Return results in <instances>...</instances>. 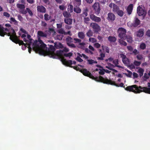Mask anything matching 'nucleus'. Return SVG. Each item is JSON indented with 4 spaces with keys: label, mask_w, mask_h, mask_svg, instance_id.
<instances>
[{
    "label": "nucleus",
    "mask_w": 150,
    "mask_h": 150,
    "mask_svg": "<svg viewBox=\"0 0 150 150\" xmlns=\"http://www.w3.org/2000/svg\"><path fill=\"white\" fill-rule=\"evenodd\" d=\"M20 12L22 14H26L27 13V10H25L24 9H22L21 10H20Z\"/></svg>",
    "instance_id": "47"
},
{
    "label": "nucleus",
    "mask_w": 150,
    "mask_h": 150,
    "mask_svg": "<svg viewBox=\"0 0 150 150\" xmlns=\"http://www.w3.org/2000/svg\"><path fill=\"white\" fill-rule=\"evenodd\" d=\"M90 18L95 22L98 23L101 21V18L95 16L93 14H91L90 15Z\"/></svg>",
    "instance_id": "13"
},
{
    "label": "nucleus",
    "mask_w": 150,
    "mask_h": 150,
    "mask_svg": "<svg viewBox=\"0 0 150 150\" xmlns=\"http://www.w3.org/2000/svg\"><path fill=\"white\" fill-rule=\"evenodd\" d=\"M58 33L60 34H64V35L65 32L64 30V29L62 28H61L58 30L57 31Z\"/></svg>",
    "instance_id": "43"
},
{
    "label": "nucleus",
    "mask_w": 150,
    "mask_h": 150,
    "mask_svg": "<svg viewBox=\"0 0 150 150\" xmlns=\"http://www.w3.org/2000/svg\"><path fill=\"white\" fill-rule=\"evenodd\" d=\"M146 35L148 37H150V29L146 31Z\"/></svg>",
    "instance_id": "61"
},
{
    "label": "nucleus",
    "mask_w": 150,
    "mask_h": 150,
    "mask_svg": "<svg viewBox=\"0 0 150 150\" xmlns=\"http://www.w3.org/2000/svg\"><path fill=\"white\" fill-rule=\"evenodd\" d=\"M27 38L29 39V43H28V52L30 53H31L32 48L30 47L31 44L33 40L30 38L31 36L29 34H27Z\"/></svg>",
    "instance_id": "12"
},
{
    "label": "nucleus",
    "mask_w": 150,
    "mask_h": 150,
    "mask_svg": "<svg viewBox=\"0 0 150 150\" xmlns=\"http://www.w3.org/2000/svg\"><path fill=\"white\" fill-rule=\"evenodd\" d=\"M37 9L38 12L45 13L46 12V9L45 8L42 6H38L37 7Z\"/></svg>",
    "instance_id": "14"
},
{
    "label": "nucleus",
    "mask_w": 150,
    "mask_h": 150,
    "mask_svg": "<svg viewBox=\"0 0 150 150\" xmlns=\"http://www.w3.org/2000/svg\"><path fill=\"white\" fill-rule=\"evenodd\" d=\"M117 14L120 16L122 17L124 14V12L120 10H119L117 12H116Z\"/></svg>",
    "instance_id": "40"
},
{
    "label": "nucleus",
    "mask_w": 150,
    "mask_h": 150,
    "mask_svg": "<svg viewBox=\"0 0 150 150\" xmlns=\"http://www.w3.org/2000/svg\"><path fill=\"white\" fill-rule=\"evenodd\" d=\"M74 40L75 41L74 42L75 43H79L81 42V40L79 39L74 38Z\"/></svg>",
    "instance_id": "49"
},
{
    "label": "nucleus",
    "mask_w": 150,
    "mask_h": 150,
    "mask_svg": "<svg viewBox=\"0 0 150 150\" xmlns=\"http://www.w3.org/2000/svg\"><path fill=\"white\" fill-rule=\"evenodd\" d=\"M108 40L110 42H115L117 40L116 38L114 36H109L108 38Z\"/></svg>",
    "instance_id": "23"
},
{
    "label": "nucleus",
    "mask_w": 150,
    "mask_h": 150,
    "mask_svg": "<svg viewBox=\"0 0 150 150\" xmlns=\"http://www.w3.org/2000/svg\"><path fill=\"white\" fill-rule=\"evenodd\" d=\"M6 35L10 36L11 34L10 32L7 33L4 31V28L1 25H0V35L2 37H4Z\"/></svg>",
    "instance_id": "11"
},
{
    "label": "nucleus",
    "mask_w": 150,
    "mask_h": 150,
    "mask_svg": "<svg viewBox=\"0 0 150 150\" xmlns=\"http://www.w3.org/2000/svg\"><path fill=\"white\" fill-rule=\"evenodd\" d=\"M132 52L135 55H136L137 54H138L139 52L136 49H134L133 51Z\"/></svg>",
    "instance_id": "64"
},
{
    "label": "nucleus",
    "mask_w": 150,
    "mask_h": 150,
    "mask_svg": "<svg viewBox=\"0 0 150 150\" xmlns=\"http://www.w3.org/2000/svg\"><path fill=\"white\" fill-rule=\"evenodd\" d=\"M69 67L73 68L77 71H79L85 76L89 77L90 78L94 80L95 81L103 83V77L100 76L98 77L96 76L94 77L90 72L88 71L86 69H80L77 66H69Z\"/></svg>",
    "instance_id": "1"
},
{
    "label": "nucleus",
    "mask_w": 150,
    "mask_h": 150,
    "mask_svg": "<svg viewBox=\"0 0 150 150\" xmlns=\"http://www.w3.org/2000/svg\"><path fill=\"white\" fill-rule=\"evenodd\" d=\"M11 30L12 31V33H11V35L9 37L10 40L16 44H18L20 46L21 44H24L23 41L19 40L15 30L12 28Z\"/></svg>",
    "instance_id": "4"
},
{
    "label": "nucleus",
    "mask_w": 150,
    "mask_h": 150,
    "mask_svg": "<svg viewBox=\"0 0 150 150\" xmlns=\"http://www.w3.org/2000/svg\"><path fill=\"white\" fill-rule=\"evenodd\" d=\"M87 61L88 62V64H92L93 63V60L87 59Z\"/></svg>",
    "instance_id": "62"
},
{
    "label": "nucleus",
    "mask_w": 150,
    "mask_h": 150,
    "mask_svg": "<svg viewBox=\"0 0 150 150\" xmlns=\"http://www.w3.org/2000/svg\"><path fill=\"white\" fill-rule=\"evenodd\" d=\"M141 64V62H140L137 61L136 60H134V65L136 66H139Z\"/></svg>",
    "instance_id": "45"
},
{
    "label": "nucleus",
    "mask_w": 150,
    "mask_h": 150,
    "mask_svg": "<svg viewBox=\"0 0 150 150\" xmlns=\"http://www.w3.org/2000/svg\"><path fill=\"white\" fill-rule=\"evenodd\" d=\"M78 35V37L80 39H83L84 38L85 35L83 32H79Z\"/></svg>",
    "instance_id": "25"
},
{
    "label": "nucleus",
    "mask_w": 150,
    "mask_h": 150,
    "mask_svg": "<svg viewBox=\"0 0 150 150\" xmlns=\"http://www.w3.org/2000/svg\"><path fill=\"white\" fill-rule=\"evenodd\" d=\"M93 32L91 30H89L86 33V36L90 37L93 36Z\"/></svg>",
    "instance_id": "34"
},
{
    "label": "nucleus",
    "mask_w": 150,
    "mask_h": 150,
    "mask_svg": "<svg viewBox=\"0 0 150 150\" xmlns=\"http://www.w3.org/2000/svg\"><path fill=\"white\" fill-rule=\"evenodd\" d=\"M3 15L7 18H9L10 16V14L7 12H4Z\"/></svg>",
    "instance_id": "55"
},
{
    "label": "nucleus",
    "mask_w": 150,
    "mask_h": 150,
    "mask_svg": "<svg viewBox=\"0 0 150 150\" xmlns=\"http://www.w3.org/2000/svg\"><path fill=\"white\" fill-rule=\"evenodd\" d=\"M44 19L46 21H48L50 20L51 17L50 16L47 14H45L44 16Z\"/></svg>",
    "instance_id": "41"
},
{
    "label": "nucleus",
    "mask_w": 150,
    "mask_h": 150,
    "mask_svg": "<svg viewBox=\"0 0 150 150\" xmlns=\"http://www.w3.org/2000/svg\"><path fill=\"white\" fill-rule=\"evenodd\" d=\"M26 10H27V12L28 13L29 15L31 16H32L33 15V13L30 10L29 8H26Z\"/></svg>",
    "instance_id": "50"
},
{
    "label": "nucleus",
    "mask_w": 150,
    "mask_h": 150,
    "mask_svg": "<svg viewBox=\"0 0 150 150\" xmlns=\"http://www.w3.org/2000/svg\"><path fill=\"white\" fill-rule=\"evenodd\" d=\"M90 26L92 28L95 33H98L100 30V26L96 23H91Z\"/></svg>",
    "instance_id": "7"
},
{
    "label": "nucleus",
    "mask_w": 150,
    "mask_h": 150,
    "mask_svg": "<svg viewBox=\"0 0 150 150\" xmlns=\"http://www.w3.org/2000/svg\"><path fill=\"white\" fill-rule=\"evenodd\" d=\"M23 45L24 47H23L22 46V49L23 50H25L26 49V47H27V46H28V43H24V44H21V45Z\"/></svg>",
    "instance_id": "52"
},
{
    "label": "nucleus",
    "mask_w": 150,
    "mask_h": 150,
    "mask_svg": "<svg viewBox=\"0 0 150 150\" xmlns=\"http://www.w3.org/2000/svg\"><path fill=\"white\" fill-rule=\"evenodd\" d=\"M67 45L71 48H75L76 46L73 43H67Z\"/></svg>",
    "instance_id": "51"
},
{
    "label": "nucleus",
    "mask_w": 150,
    "mask_h": 150,
    "mask_svg": "<svg viewBox=\"0 0 150 150\" xmlns=\"http://www.w3.org/2000/svg\"><path fill=\"white\" fill-rule=\"evenodd\" d=\"M37 34L38 37H46L47 36V34L41 31H38Z\"/></svg>",
    "instance_id": "21"
},
{
    "label": "nucleus",
    "mask_w": 150,
    "mask_h": 150,
    "mask_svg": "<svg viewBox=\"0 0 150 150\" xmlns=\"http://www.w3.org/2000/svg\"><path fill=\"white\" fill-rule=\"evenodd\" d=\"M16 6L18 8L20 9V10L24 9L25 8V5L23 4H17L16 5Z\"/></svg>",
    "instance_id": "31"
},
{
    "label": "nucleus",
    "mask_w": 150,
    "mask_h": 150,
    "mask_svg": "<svg viewBox=\"0 0 150 150\" xmlns=\"http://www.w3.org/2000/svg\"><path fill=\"white\" fill-rule=\"evenodd\" d=\"M144 70L142 68H140L138 70V72L139 73V75L140 76H143Z\"/></svg>",
    "instance_id": "37"
},
{
    "label": "nucleus",
    "mask_w": 150,
    "mask_h": 150,
    "mask_svg": "<svg viewBox=\"0 0 150 150\" xmlns=\"http://www.w3.org/2000/svg\"><path fill=\"white\" fill-rule=\"evenodd\" d=\"M76 60L79 62H82L83 61V59H81L79 56H77L76 58Z\"/></svg>",
    "instance_id": "60"
},
{
    "label": "nucleus",
    "mask_w": 150,
    "mask_h": 150,
    "mask_svg": "<svg viewBox=\"0 0 150 150\" xmlns=\"http://www.w3.org/2000/svg\"><path fill=\"white\" fill-rule=\"evenodd\" d=\"M77 54L80 57H83L85 59H87L88 58V57L85 54H81L79 53H77Z\"/></svg>",
    "instance_id": "44"
},
{
    "label": "nucleus",
    "mask_w": 150,
    "mask_h": 150,
    "mask_svg": "<svg viewBox=\"0 0 150 150\" xmlns=\"http://www.w3.org/2000/svg\"><path fill=\"white\" fill-rule=\"evenodd\" d=\"M104 83L115 85L117 87L120 86L121 87H123L124 85V83H121L119 85H117L116 84L115 82L112 81L111 80H108L107 79H105L104 78Z\"/></svg>",
    "instance_id": "6"
},
{
    "label": "nucleus",
    "mask_w": 150,
    "mask_h": 150,
    "mask_svg": "<svg viewBox=\"0 0 150 150\" xmlns=\"http://www.w3.org/2000/svg\"><path fill=\"white\" fill-rule=\"evenodd\" d=\"M133 8V5L132 4H130L127 7V11L128 15H130L132 13Z\"/></svg>",
    "instance_id": "19"
},
{
    "label": "nucleus",
    "mask_w": 150,
    "mask_h": 150,
    "mask_svg": "<svg viewBox=\"0 0 150 150\" xmlns=\"http://www.w3.org/2000/svg\"><path fill=\"white\" fill-rule=\"evenodd\" d=\"M61 61L64 65L69 67L71 66V65H72L73 64H75L76 63V62L75 61L73 62L71 60H67L64 58H62Z\"/></svg>",
    "instance_id": "8"
},
{
    "label": "nucleus",
    "mask_w": 150,
    "mask_h": 150,
    "mask_svg": "<svg viewBox=\"0 0 150 150\" xmlns=\"http://www.w3.org/2000/svg\"><path fill=\"white\" fill-rule=\"evenodd\" d=\"M108 66L105 67L106 68L108 69L112 70L113 72H117V71L113 69V68H114L115 66L113 65L112 64L110 63H108Z\"/></svg>",
    "instance_id": "17"
},
{
    "label": "nucleus",
    "mask_w": 150,
    "mask_h": 150,
    "mask_svg": "<svg viewBox=\"0 0 150 150\" xmlns=\"http://www.w3.org/2000/svg\"><path fill=\"white\" fill-rule=\"evenodd\" d=\"M120 57H121L122 59V60L125 59H126V58H127V57L125 55V54H120Z\"/></svg>",
    "instance_id": "57"
},
{
    "label": "nucleus",
    "mask_w": 150,
    "mask_h": 150,
    "mask_svg": "<svg viewBox=\"0 0 150 150\" xmlns=\"http://www.w3.org/2000/svg\"><path fill=\"white\" fill-rule=\"evenodd\" d=\"M84 22L85 23L88 24L89 23L90 19L88 17H84L83 18Z\"/></svg>",
    "instance_id": "38"
},
{
    "label": "nucleus",
    "mask_w": 150,
    "mask_h": 150,
    "mask_svg": "<svg viewBox=\"0 0 150 150\" xmlns=\"http://www.w3.org/2000/svg\"><path fill=\"white\" fill-rule=\"evenodd\" d=\"M90 42H96V39L93 38H90L89 39Z\"/></svg>",
    "instance_id": "53"
},
{
    "label": "nucleus",
    "mask_w": 150,
    "mask_h": 150,
    "mask_svg": "<svg viewBox=\"0 0 150 150\" xmlns=\"http://www.w3.org/2000/svg\"><path fill=\"white\" fill-rule=\"evenodd\" d=\"M10 23H13L15 25H17L18 24V21H16L15 19L13 18V17H11L10 19Z\"/></svg>",
    "instance_id": "29"
},
{
    "label": "nucleus",
    "mask_w": 150,
    "mask_h": 150,
    "mask_svg": "<svg viewBox=\"0 0 150 150\" xmlns=\"http://www.w3.org/2000/svg\"><path fill=\"white\" fill-rule=\"evenodd\" d=\"M73 20L70 18H65L64 19V23L68 25H71L72 23Z\"/></svg>",
    "instance_id": "20"
},
{
    "label": "nucleus",
    "mask_w": 150,
    "mask_h": 150,
    "mask_svg": "<svg viewBox=\"0 0 150 150\" xmlns=\"http://www.w3.org/2000/svg\"><path fill=\"white\" fill-rule=\"evenodd\" d=\"M112 63L113 64L115 65V66L119 68H122V67L118 65V60L117 59H115L113 61Z\"/></svg>",
    "instance_id": "28"
},
{
    "label": "nucleus",
    "mask_w": 150,
    "mask_h": 150,
    "mask_svg": "<svg viewBox=\"0 0 150 150\" xmlns=\"http://www.w3.org/2000/svg\"><path fill=\"white\" fill-rule=\"evenodd\" d=\"M96 67H99L100 68L99 69L100 71L98 72L99 74L101 75H103V67H101L100 65H96Z\"/></svg>",
    "instance_id": "26"
},
{
    "label": "nucleus",
    "mask_w": 150,
    "mask_h": 150,
    "mask_svg": "<svg viewBox=\"0 0 150 150\" xmlns=\"http://www.w3.org/2000/svg\"><path fill=\"white\" fill-rule=\"evenodd\" d=\"M137 13L139 16H144L146 15V12L144 9L139 6L137 8Z\"/></svg>",
    "instance_id": "10"
},
{
    "label": "nucleus",
    "mask_w": 150,
    "mask_h": 150,
    "mask_svg": "<svg viewBox=\"0 0 150 150\" xmlns=\"http://www.w3.org/2000/svg\"><path fill=\"white\" fill-rule=\"evenodd\" d=\"M119 10V7L116 5L113 4L112 11L116 13Z\"/></svg>",
    "instance_id": "24"
},
{
    "label": "nucleus",
    "mask_w": 150,
    "mask_h": 150,
    "mask_svg": "<svg viewBox=\"0 0 150 150\" xmlns=\"http://www.w3.org/2000/svg\"><path fill=\"white\" fill-rule=\"evenodd\" d=\"M75 1L78 6H79L81 4V0H75Z\"/></svg>",
    "instance_id": "63"
},
{
    "label": "nucleus",
    "mask_w": 150,
    "mask_h": 150,
    "mask_svg": "<svg viewBox=\"0 0 150 150\" xmlns=\"http://www.w3.org/2000/svg\"><path fill=\"white\" fill-rule=\"evenodd\" d=\"M126 39H127V42L130 43H132L133 41L132 38L130 36H127Z\"/></svg>",
    "instance_id": "36"
},
{
    "label": "nucleus",
    "mask_w": 150,
    "mask_h": 150,
    "mask_svg": "<svg viewBox=\"0 0 150 150\" xmlns=\"http://www.w3.org/2000/svg\"><path fill=\"white\" fill-rule=\"evenodd\" d=\"M66 41L67 42V44L68 43H71L73 42V39L69 36H68L66 38Z\"/></svg>",
    "instance_id": "33"
},
{
    "label": "nucleus",
    "mask_w": 150,
    "mask_h": 150,
    "mask_svg": "<svg viewBox=\"0 0 150 150\" xmlns=\"http://www.w3.org/2000/svg\"><path fill=\"white\" fill-rule=\"evenodd\" d=\"M49 51L48 52L49 56L54 59H58L62 55V51L57 50L56 53L54 52L56 50L54 47L52 45H49Z\"/></svg>",
    "instance_id": "3"
},
{
    "label": "nucleus",
    "mask_w": 150,
    "mask_h": 150,
    "mask_svg": "<svg viewBox=\"0 0 150 150\" xmlns=\"http://www.w3.org/2000/svg\"><path fill=\"white\" fill-rule=\"evenodd\" d=\"M73 6L72 5H70L68 6V10L70 13H72L73 11Z\"/></svg>",
    "instance_id": "39"
},
{
    "label": "nucleus",
    "mask_w": 150,
    "mask_h": 150,
    "mask_svg": "<svg viewBox=\"0 0 150 150\" xmlns=\"http://www.w3.org/2000/svg\"><path fill=\"white\" fill-rule=\"evenodd\" d=\"M146 44L144 42H142L140 43V48L142 50H144L146 48Z\"/></svg>",
    "instance_id": "32"
},
{
    "label": "nucleus",
    "mask_w": 150,
    "mask_h": 150,
    "mask_svg": "<svg viewBox=\"0 0 150 150\" xmlns=\"http://www.w3.org/2000/svg\"><path fill=\"white\" fill-rule=\"evenodd\" d=\"M107 19L109 21H114L115 18V16L112 13H109L108 14Z\"/></svg>",
    "instance_id": "18"
},
{
    "label": "nucleus",
    "mask_w": 150,
    "mask_h": 150,
    "mask_svg": "<svg viewBox=\"0 0 150 150\" xmlns=\"http://www.w3.org/2000/svg\"><path fill=\"white\" fill-rule=\"evenodd\" d=\"M136 57L138 60H142L143 58L142 55L141 54H139L137 55Z\"/></svg>",
    "instance_id": "48"
},
{
    "label": "nucleus",
    "mask_w": 150,
    "mask_h": 150,
    "mask_svg": "<svg viewBox=\"0 0 150 150\" xmlns=\"http://www.w3.org/2000/svg\"><path fill=\"white\" fill-rule=\"evenodd\" d=\"M144 30L142 28L140 29L137 32V36L139 38H142L144 35Z\"/></svg>",
    "instance_id": "15"
},
{
    "label": "nucleus",
    "mask_w": 150,
    "mask_h": 150,
    "mask_svg": "<svg viewBox=\"0 0 150 150\" xmlns=\"http://www.w3.org/2000/svg\"><path fill=\"white\" fill-rule=\"evenodd\" d=\"M122 39L119 40L118 42L120 44L122 45L126 46L127 45V43Z\"/></svg>",
    "instance_id": "30"
},
{
    "label": "nucleus",
    "mask_w": 150,
    "mask_h": 150,
    "mask_svg": "<svg viewBox=\"0 0 150 150\" xmlns=\"http://www.w3.org/2000/svg\"><path fill=\"white\" fill-rule=\"evenodd\" d=\"M63 37V35H58L57 36V39L59 40H62Z\"/></svg>",
    "instance_id": "58"
},
{
    "label": "nucleus",
    "mask_w": 150,
    "mask_h": 150,
    "mask_svg": "<svg viewBox=\"0 0 150 150\" xmlns=\"http://www.w3.org/2000/svg\"><path fill=\"white\" fill-rule=\"evenodd\" d=\"M72 55V53L71 52H69L67 54H64V56L66 57H70Z\"/></svg>",
    "instance_id": "56"
},
{
    "label": "nucleus",
    "mask_w": 150,
    "mask_h": 150,
    "mask_svg": "<svg viewBox=\"0 0 150 150\" xmlns=\"http://www.w3.org/2000/svg\"><path fill=\"white\" fill-rule=\"evenodd\" d=\"M118 33H119L118 36L119 38L123 40H126L127 35L125 29L122 28H119L118 30Z\"/></svg>",
    "instance_id": "5"
},
{
    "label": "nucleus",
    "mask_w": 150,
    "mask_h": 150,
    "mask_svg": "<svg viewBox=\"0 0 150 150\" xmlns=\"http://www.w3.org/2000/svg\"><path fill=\"white\" fill-rule=\"evenodd\" d=\"M140 21L137 17H136L134 18V20L133 23V25L134 27H137L140 24Z\"/></svg>",
    "instance_id": "16"
},
{
    "label": "nucleus",
    "mask_w": 150,
    "mask_h": 150,
    "mask_svg": "<svg viewBox=\"0 0 150 150\" xmlns=\"http://www.w3.org/2000/svg\"><path fill=\"white\" fill-rule=\"evenodd\" d=\"M47 23L45 21H42L41 22V25L44 28L46 27L47 26Z\"/></svg>",
    "instance_id": "46"
},
{
    "label": "nucleus",
    "mask_w": 150,
    "mask_h": 150,
    "mask_svg": "<svg viewBox=\"0 0 150 150\" xmlns=\"http://www.w3.org/2000/svg\"><path fill=\"white\" fill-rule=\"evenodd\" d=\"M129 73L128 74L125 73V74L126 76L129 77H131V76L132 74V73L131 71H128Z\"/></svg>",
    "instance_id": "54"
},
{
    "label": "nucleus",
    "mask_w": 150,
    "mask_h": 150,
    "mask_svg": "<svg viewBox=\"0 0 150 150\" xmlns=\"http://www.w3.org/2000/svg\"><path fill=\"white\" fill-rule=\"evenodd\" d=\"M123 63L127 66L129 64V59L127 58L126 59L122 60Z\"/></svg>",
    "instance_id": "35"
},
{
    "label": "nucleus",
    "mask_w": 150,
    "mask_h": 150,
    "mask_svg": "<svg viewBox=\"0 0 150 150\" xmlns=\"http://www.w3.org/2000/svg\"><path fill=\"white\" fill-rule=\"evenodd\" d=\"M81 9L79 7L76 6L74 8V11L77 13H80L81 12Z\"/></svg>",
    "instance_id": "27"
},
{
    "label": "nucleus",
    "mask_w": 150,
    "mask_h": 150,
    "mask_svg": "<svg viewBox=\"0 0 150 150\" xmlns=\"http://www.w3.org/2000/svg\"><path fill=\"white\" fill-rule=\"evenodd\" d=\"M93 7L94 11L95 14H98L100 12V8L98 2H95L93 6Z\"/></svg>",
    "instance_id": "9"
},
{
    "label": "nucleus",
    "mask_w": 150,
    "mask_h": 150,
    "mask_svg": "<svg viewBox=\"0 0 150 150\" xmlns=\"http://www.w3.org/2000/svg\"><path fill=\"white\" fill-rule=\"evenodd\" d=\"M33 46L34 50L43 53L42 50L45 48L46 45L43 43L40 38H38V41L35 40L33 44Z\"/></svg>",
    "instance_id": "2"
},
{
    "label": "nucleus",
    "mask_w": 150,
    "mask_h": 150,
    "mask_svg": "<svg viewBox=\"0 0 150 150\" xmlns=\"http://www.w3.org/2000/svg\"><path fill=\"white\" fill-rule=\"evenodd\" d=\"M20 30L21 31L22 33H24L25 34H28V32L23 28H21L20 29Z\"/></svg>",
    "instance_id": "59"
},
{
    "label": "nucleus",
    "mask_w": 150,
    "mask_h": 150,
    "mask_svg": "<svg viewBox=\"0 0 150 150\" xmlns=\"http://www.w3.org/2000/svg\"><path fill=\"white\" fill-rule=\"evenodd\" d=\"M63 14L64 16L66 18H68L70 17L71 16L70 13L68 12L67 11H64L63 13Z\"/></svg>",
    "instance_id": "22"
},
{
    "label": "nucleus",
    "mask_w": 150,
    "mask_h": 150,
    "mask_svg": "<svg viewBox=\"0 0 150 150\" xmlns=\"http://www.w3.org/2000/svg\"><path fill=\"white\" fill-rule=\"evenodd\" d=\"M88 10L87 8H86L84 11L82 13L83 16L86 17L88 16L87 12L88 11Z\"/></svg>",
    "instance_id": "42"
}]
</instances>
